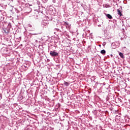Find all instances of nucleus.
Segmentation results:
<instances>
[{
	"instance_id": "nucleus-6",
	"label": "nucleus",
	"mask_w": 130,
	"mask_h": 130,
	"mask_svg": "<svg viewBox=\"0 0 130 130\" xmlns=\"http://www.w3.org/2000/svg\"><path fill=\"white\" fill-rule=\"evenodd\" d=\"M119 52V55L121 57V58H124V55H123V53L118 52Z\"/></svg>"
},
{
	"instance_id": "nucleus-7",
	"label": "nucleus",
	"mask_w": 130,
	"mask_h": 130,
	"mask_svg": "<svg viewBox=\"0 0 130 130\" xmlns=\"http://www.w3.org/2000/svg\"><path fill=\"white\" fill-rule=\"evenodd\" d=\"M117 12L118 15L120 16V17H121V16H122V14L121 13V12H120V10H119V9H117Z\"/></svg>"
},
{
	"instance_id": "nucleus-5",
	"label": "nucleus",
	"mask_w": 130,
	"mask_h": 130,
	"mask_svg": "<svg viewBox=\"0 0 130 130\" xmlns=\"http://www.w3.org/2000/svg\"><path fill=\"white\" fill-rule=\"evenodd\" d=\"M106 16L108 18V19H110V20H112V16L110 14H106Z\"/></svg>"
},
{
	"instance_id": "nucleus-4",
	"label": "nucleus",
	"mask_w": 130,
	"mask_h": 130,
	"mask_svg": "<svg viewBox=\"0 0 130 130\" xmlns=\"http://www.w3.org/2000/svg\"><path fill=\"white\" fill-rule=\"evenodd\" d=\"M3 32L4 33H6V34H9V29H8L7 28H4L3 29Z\"/></svg>"
},
{
	"instance_id": "nucleus-11",
	"label": "nucleus",
	"mask_w": 130,
	"mask_h": 130,
	"mask_svg": "<svg viewBox=\"0 0 130 130\" xmlns=\"http://www.w3.org/2000/svg\"><path fill=\"white\" fill-rule=\"evenodd\" d=\"M39 34H41V32L37 33V34H32L31 35H39Z\"/></svg>"
},
{
	"instance_id": "nucleus-9",
	"label": "nucleus",
	"mask_w": 130,
	"mask_h": 130,
	"mask_svg": "<svg viewBox=\"0 0 130 130\" xmlns=\"http://www.w3.org/2000/svg\"><path fill=\"white\" fill-rule=\"evenodd\" d=\"M115 43H116L117 47H119V45H120V44H119V41L115 42Z\"/></svg>"
},
{
	"instance_id": "nucleus-8",
	"label": "nucleus",
	"mask_w": 130,
	"mask_h": 130,
	"mask_svg": "<svg viewBox=\"0 0 130 130\" xmlns=\"http://www.w3.org/2000/svg\"><path fill=\"white\" fill-rule=\"evenodd\" d=\"M63 84L66 87H68V86H70V83L68 82L64 81Z\"/></svg>"
},
{
	"instance_id": "nucleus-14",
	"label": "nucleus",
	"mask_w": 130,
	"mask_h": 130,
	"mask_svg": "<svg viewBox=\"0 0 130 130\" xmlns=\"http://www.w3.org/2000/svg\"><path fill=\"white\" fill-rule=\"evenodd\" d=\"M52 2L53 3H55V0H53Z\"/></svg>"
},
{
	"instance_id": "nucleus-2",
	"label": "nucleus",
	"mask_w": 130,
	"mask_h": 130,
	"mask_svg": "<svg viewBox=\"0 0 130 130\" xmlns=\"http://www.w3.org/2000/svg\"><path fill=\"white\" fill-rule=\"evenodd\" d=\"M49 22L47 20H43L42 21V25H43V26H46L47 25H48Z\"/></svg>"
},
{
	"instance_id": "nucleus-12",
	"label": "nucleus",
	"mask_w": 130,
	"mask_h": 130,
	"mask_svg": "<svg viewBox=\"0 0 130 130\" xmlns=\"http://www.w3.org/2000/svg\"><path fill=\"white\" fill-rule=\"evenodd\" d=\"M27 26H28V27H29L30 28H32V25H31L30 24H28Z\"/></svg>"
},
{
	"instance_id": "nucleus-15",
	"label": "nucleus",
	"mask_w": 130,
	"mask_h": 130,
	"mask_svg": "<svg viewBox=\"0 0 130 130\" xmlns=\"http://www.w3.org/2000/svg\"><path fill=\"white\" fill-rule=\"evenodd\" d=\"M65 24H66V25H69V24L68 23V22H65Z\"/></svg>"
},
{
	"instance_id": "nucleus-3",
	"label": "nucleus",
	"mask_w": 130,
	"mask_h": 130,
	"mask_svg": "<svg viewBox=\"0 0 130 130\" xmlns=\"http://www.w3.org/2000/svg\"><path fill=\"white\" fill-rule=\"evenodd\" d=\"M112 48L113 49H115V48H117V46H116V44L115 43V42H113L112 43Z\"/></svg>"
},
{
	"instance_id": "nucleus-13",
	"label": "nucleus",
	"mask_w": 130,
	"mask_h": 130,
	"mask_svg": "<svg viewBox=\"0 0 130 130\" xmlns=\"http://www.w3.org/2000/svg\"><path fill=\"white\" fill-rule=\"evenodd\" d=\"M42 1L45 4V3H47V1H48V0H42Z\"/></svg>"
},
{
	"instance_id": "nucleus-16",
	"label": "nucleus",
	"mask_w": 130,
	"mask_h": 130,
	"mask_svg": "<svg viewBox=\"0 0 130 130\" xmlns=\"http://www.w3.org/2000/svg\"><path fill=\"white\" fill-rule=\"evenodd\" d=\"M1 99H2V96H1Z\"/></svg>"
},
{
	"instance_id": "nucleus-1",
	"label": "nucleus",
	"mask_w": 130,
	"mask_h": 130,
	"mask_svg": "<svg viewBox=\"0 0 130 130\" xmlns=\"http://www.w3.org/2000/svg\"><path fill=\"white\" fill-rule=\"evenodd\" d=\"M50 55L52 56V57H55L56 56H58V53L57 52H55V51H51L50 52Z\"/></svg>"
},
{
	"instance_id": "nucleus-10",
	"label": "nucleus",
	"mask_w": 130,
	"mask_h": 130,
	"mask_svg": "<svg viewBox=\"0 0 130 130\" xmlns=\"http://www.w3.org/2000/svg\"><path fill=\"white\" fill-rule=\"evenodd\" d=\"M101 53H102V54H105L106 53V51L105 50H102L101 51Z\"/></svg>"
}]
</instances>
